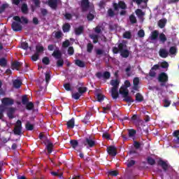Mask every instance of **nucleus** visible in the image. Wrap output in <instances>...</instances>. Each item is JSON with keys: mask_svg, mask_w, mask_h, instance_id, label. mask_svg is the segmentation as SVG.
I'll use <instances>...</instances> for the list:
<instances>
[{"mask_svg": "<svg viewBox=\"0 0 179 179\" xmlns=\"http://www.w3.org/2000/svg\"><path fill=\"white\" fill-rule=\"evenodd\" d=\"M68 129H73V128H75V118H71L70 120H69L66 123Z\"/></svg>", "mask_w": 179, "mask_h": 179, "instance_id": "aec40b11", "label": "nucleus"}, {"mask_svg": "<svg viewBox=\"0 0 179 179\" xmlns=\"http://www.w3.org/2000/svg\"><path fill=\"white\" fill-rule=\"evenodd\" d=\"M96 99H97V101H99V103H101V101H103V100L106 99V96L99 93V94H96Z\"/></svg>", "mask_w": 179, "mask_h": 179, "instance_id": "a19ab883", "label": "nucleus"}, {"mask_svg": "<svg viewBox=\"0 0 179 179\" xmlns=\"http://www.w3.org/2000/svg\"><path fill=\"white\" fill-rule=\"evenodd\" d=\"M113 7L114 10L118 11V9H122V10L120 11V16H125L127 15V3H125V1H120L118 3H113Z\"/></svg>", "mask_w": 179, "mask_h": 179, "instance_id": "f03ea898", "label": "nucleus"}, {"mask_svg": "<svg viewBox=\"0 0 179 179\" xmlns=\"http://www.w3.org/2000/svg\"><path fill=\"white\" fill-rule=\"evenodd\" d=\"M133 90H136V92H139V78L136 77L133 80Z\"/></svg>", "mask_w": 179, "mask_h": 179, "instance_id": "ddd939ff", "label": "nucleus"}, {"mask_svg": "<svg viewBox=\"0 0 179 179\" xmlns=\"http://www.w3.org/2000/svg\"><path fill=\"white\" fill-rule=\"evenodd\" d=\"M70 145L73 148V149H76V148H78V146L79 145V142H78V140H71Z\"/></svg>", "mask_w": 179, "mask_h": 179, "instance_id": "7c9ffc66", "label": "nucleus"}, {"mask_svg": "<svg viewBox=\"0 0 179 179\" xmlns=\"http://www.w3.org/2000/svg\"><path fill=\"white\" fill-rule=\"evenodd\" d=\"M80 96L82 95L79 92L72 94V98L75 99V100H79V99H80Z\"/></svg>", "mask_w": 179, "mask_h": 179, "instance_id": "bf43d9fd", "label": "nucleus"}, {"mask_svg": "<svg viewBox=\"0 0 179 179\" xmlns=\"http://www.w3.org/2000/svg\"><path fill=\"white\" fill-rule=\"evenodd\" d=\"M118 174L119 173L117 171H110L108 172V176H112L113 177H117Z\"/></svg>", "mask_w": 179, "mask_h": 179, "instance_id": "774afa93", "label": "nucleus"}, {"mask_svg": "<svg viewBox=\"0 0 179 179\" xmlns=\"http://www.w3.org/2000/svg\"><path fill=\"white\" fill-rule=\"evenodd\" d=\"M25 106L26 109L29 110H31L33 108H34V103H33V102H28L27 104H25Z\"/></svg>", "mask_w": 179, "mask_h": 179, "instance_id": "37998d69", "label": "nucleus"}, {"mask_svg": "<svg viewBox=\"0 0 179 179\" xmlns=\"http://www.w3.org/2000/svg\"><path fill=\"white\" fill-rule=\"evenodd\" d=\"M173 136H175L176 139L175 140V143H179V130H176L173 133Z\"/></svg>", "mask_w": 179, "mask_h": 179, "instance_id": "58836bf2", "label": "nucleus"}, {"mask_svg": "<svg viewBox=\"0 0 179 179\" xmlns=\"http://www.w3.org/2000/svg\"><path fill=\"white\" fill-rule=\"evenodd\" d=\"M85 31V27L83 26H79L78 27H76L74 29V33L76 36H80L83 34V31Z\"/></svg>", "mask_w": 179, "mask_h": 179, "instance_id": "2eb2a0df", "label": "nucleus"}, {"mask_svg": "<svg viewBox=\"0 0 179 179\" xmlns=\"http://www.w3.org/2000/svg\"><path fill=\"white\" fill-rule=\"evenodd\" d=\"M22 121L20 120H17L15 127L13 129V132L15 135L20 136L22 135Z\"/></svg>", "mask_w": 179, "mask_h": 179, "instance_id": "39448f33", "label": "nucleus"}, {"mask_svg": "<svg viewBox=\"0 0 179 179\" xmlns=\"http://www.w3.org/2000/svg\"><path fill=\"white\" fill-rule=\"evenodd\" d=\"M159 40L160 41H162V43H166V41H167V37H166V35L164 34H160Z\"/></svg>", "mask_w": 179, "mask_h": 179, "instance_id": "3c124183", "label": "nucleus"}, {"mask_svg": "<svg viewBox=\"0 0 179 179\" xmlns=\"http://www.w3.org/2000/svg\"><path fill=\"white\" fill-rule=\"evenodd\" d=\"M76 65H77V66H79V68H85V66H86L85 62L80 59L76 60Z\"/></svg>", "mask_w": 179, "mask_h": 179, "instance_id": "c85d7f7f", "label": "nucleus"}, {"mask_svg": "<svg viewBox=\"0 0 179 179\" xmlns=\"http://www.w3.org/2000/svg\"><path fill=\"white\" fill-rule=\"evenodd\" d=\"M84 146H86L87 149H90L96 146V141L92 136L86 137L83 141Z\"/></svg>", "mask_w": 179, "mask_h": 179, "instance_id": "20e7f679", "label": "nucleus"}, {"mask_svg": "<svg viewBox=\"0 0 179 179\" xmlns=\"http://www.w3.org/2000/svg\"><path fill=\"white\" fill-rule=\"evenodd\" d=\"M1 103L3 106H13L15 104V100L12 98L5 97L1 99Z\"/></svg>", "mask_w": 179, "mask_h": 179, "instance_id": "423d86ee", "label": "nucleus"}, {"mask_svg": "<svg viewBox=\"0 0 179 179\" xmlns=\"http://www.w3.org/2000/svg\"><path fill=\"white\" fill-rule=\"evenodd\" d=\"M57 66H58V67L64 66V59L62 58L57 59Z\"/></svg>", "mask_w": 179, "mask_h": 179, "instance_id": "13d9d810", "label": "nucleus"}, {"mask_svg": "<svg viewBox=\"0 0 179 179\" xmlns=\"http://www.w3.org/2000/svg\"><path fill=\"white\" fill-rule=\"evenodd\" d=\"M112 51L114 54H120L122 58H128L131 55V51L128 50L127 41H122L121 43H117V47H113Z\"/></svg>", "mask_w": 179, "mask_h": 179, "instance_id": "f257e3e1", "label": "nucleus"}, {"mask_svg": "<svg viewBox=\"0 0 179 179\" xmlns=\"http://www.w3.org/2000/svg\"><path fill=\"white\" fill-rule=\"evenodd\" d=\"M52 57L56 59H61L62 58V53L61 52L60 50H56L52 54Z\"/></svg>", "mask_w": 179, "mask_h": 179, "instance_id": "dca6fc26", "label": "nucleus"}, {"mask_svg": "<svg viewBox=\"0 0 179 179\" xmlns=\"http://www.w3.org/2000/svg\"><path fill=\"white\" fill-rule=\"evenodd\" d=\"M62 36H63V34H62V31H57L55 34V37L57 40H59V38H61V37H62Z\"/></svg>", "mask_w": 179, "mask_h": 179, "instance_id": "603ef678", "label": "nucleus"}, {"mask_svg": "<svg viewBox=\"0 0 179 179\" xmlns=\"http://www.w3.org/2000/svg\"><path fill=\"white\" fill-rule=\"evenodd\" d=\"M64 87L65 89V90H66V92H71L72 91V87H71V83H67L64 84Z\"/></svg>", "mask_w": 179, "mask_h": 179, "instance_id": "de8ad7c7", "label": "nucleus"}, {"mask_svg": "<svg viewBox=\"0 0 179 179\" xmlns=\"http://www.w3.org/2000/svg\"><path fill=\"white\" fill-rule=\"evenodd\" d=\"M111 96L113 100H117V99H118V97L120 96V94L118 93V89H116L115 87H112Z\"/></svg>", "mask_w": 179, "mask_h": 179, "instance_id": "f8f14e48", "label": "nucleus"}, {"mask_svg": "<svg viewBox=\"0 0 179 179\" xmlns=\"http://www.w3.org/2000/svg\"><path fill=\"white\" fill-rule=\"evenodd\" d=\"M147 162L150 166H155V164H156V160H155L152 157H148L147 158Z\"/></svg>", "mask_w": 179, "mask_h": 179, "instance_id": "e433bc0d", "label": "nucleus"}, {"mask_svg": "<svg viewBox=\"0 0 179 179\" xmlns=\"http://www.w3.org/2000/svg\"><path fill=\"white\" fill-rule=\"evenodd\" d=\"M169 53L171 55H174L177 54V48L176 46H171L169 48Z\"/></svg>", "mask_w": 179, "mask_h": 179, "instance_id": "c03bdc74", "label": "nucleus"}, {"mask_svg": "<svg viewBox=\"0 0 179 179\" xmlns=\"http://www.w3.org/2000/svg\"><path fill=\"white\" fill-rule=\"evenodd\" d=\"M22 65H23V64L20 62H17V61L12 62L11 69H13V71H15V69L16 71H19Z\"/></svg>", "mask_w": 179, "mask_h": 179, "instance_id": "9d476101", "label": "nucleus"}, {"mask_svg": "<svg viewBox=\"0 0 179 179\" xmlns=\"http://www.w3.org/2000/svg\"><path fill=\"white\" fill-rule=\"evenodd\" d=\"M36 54H40L41 52H44V47L43 45H36Z\"/></svg>", "mask_w": 179, "mask_h": 179, "instance_id": "ea45409f", "label": "nucleus"}, {"mask_svg": "<svg viewBox=\"0 0 179 179\" xmlns=\"http://www.w3.org/2000/svg\"><path fill=\"white\" fill-rule=\"evenodd\" d=\"M157 80L161 87H167V82H169V76L164 72H162L158 75Z\"/></svg>", "mask_w": 179, "mask_h": 179, "instance_id": "7ed1b4c3", "label": "nucleus"}, {"mask_svg": "<svg viewBox=\"0 0 179 179\" xmlns=\"http://www.w3.org/2000/svg\"><path fill=\"white\" fill-rule=\"evenodd\" d=\"M163 103H164V107H170V104H171V101L166 98L163 100Z\"/></svg>", "mask_w": 179, "mask_h": 179, "instance_id": "49530a36", "label": "nucleus"}, {"mask_svg": "<svg viewBox=\"0 0 179 179\" xmlns=\"http://www.w3.org/2000/svg\"><path fill=\"white\" fill-rule=\"evenodd\" d=\"M123 37H124V38L129 39V38H131V37H132V34H131V32H129V31H126L123 34Z\"/></svg>", "mask_w": 179, "mask_h": 179, "instance_id": "e2e57ef3", "label": "nucleus"}, {"mask_svg": "<svg viewBox=\"0 0 179 179\" xmlns=\"http://www.w3.org/2000/svg\"><path fill=\"white\" fill-rule=\"evenodd\" d=\"M161 68H162L163 69H167V68H169V63L167 62H162Z\"/></svg>", "mask_w": 179, "mask_h": 179, "instance_id": "338daca9", "label": "nucleus"}, {"mask_svg": "<svg viewBox=\"0 0 179 179\" xmlns=\"http://www.w3.org/2000/svg\"><path fill=\"white\" fill-rule=\"evenodd\" d=\"M129 20H130V23H131V24H135V23H136V22H137L136 17H135L134 15H131L129 16Z\"/></svg>", "mask_w": 179, "mask_h": 179, "instance_id": "8fccbe9b", "label": "nucleus"}, {"mask_svg": "<svg viewBox=\"0 0 179 179\" xmlns=\"http://www.w3.org/2000/svg\"><path fill=\"white\" fill-rule=\"evenodd\" d=\"M136 15L138 16V17H143V16H145V13H143L141 9L138 8L136 10Z\"/></svg>", "mask_w": 179, "mask_h": 179, "instance_id": "79ce46f5", "label": "nucleus"}, {"mask_svg": "<svg viewBox=\"0 0 179 179\" xmlns=\"http://www.w3.org/2000/svg\"><path fill=\"white\" fill-rule=\"evenodd\" d=\"M159 37V31L155 30L151 33V40H157Z\"/></svg>", "mask_w": 179, "mask_h": 179, "instance_id": "cd10ccee", "label": "nucleus"}, {"mask_svg": "<svg viewBox=\"0 0 179 179\" xmlns=\"http://www.w3.org/2000/svg\"><path fill=\"white\" fill-rule=\"evenodd\" d=\"M22 80L19 79H16L13 81V87H15V89H20V87L22 86Z\"/></svg>", "mask_w": 179, "mask_h": 179, "instance_id": "5701e85b", "label": "nucleus"}, {"mask_svg": "<svg viewBox=\"0 0 179 179\" xmlns=\"http://www.w3.org/2000/svg\"><path fill=\"white\" fill-rule=\"evenodd\" d=\"M111 73L109 71H105L103 74V79H110Z\"/></svg>", "mask_w": 179, "mask_h": 179, "instance_id": "4d7b16f0", "label": "nucleus"}, {"mask_svg": "<svg viewBox=\"0 0 179 179\" xmlns=\"http://www.w3.org/2000/svg\"><path fill=\"white\" fill-rule=\"evenodd\" d=\"M80 7L83 12H86L90 8V2L89 0H82Z\"/></svg>", "mask_w": 179, "mask_h": 179, "instance_id": "0eeeda50", "label": "nucleus"}, {"mask_svg": "<svg viewBox=\"0 0 179 179\" xmlns=\"http://www.w3.org/2000/svg\"><path fill=\"white\" fill-rule=\"evenodd\" d=\"M122 97L124 98V101H126L127 103H134V99L129 96V92H127L126 95H123Z\"/></svg>", "mask_w": 179, "mask_h": 179, "instance_id": "4be33fe9", "label": "nucleus"}, {"mask_svg": "<svg viewBox=\"0 0 179 179\" xmlns=\"http://www.w3.org/2000/svg\"><path fill=\"white\" fill-rule=\"evenodd\" d=\"M159 166H161L162 168L163 169L164 171H167V169H169V164H166V162H164L162 159H160L158 162Z\"/></svg>", "mask_w": 179, "mask_h": 179, "instance_id": "a211bd4d", "label": "nucleus"}, {"mask_svg": "<svg viewBox=\"0 0 179 179\" xmlns=\"http://www.w3.org/2000/svg\"><path fill=\"white\" fill-rule=\"evenodd\" d=\"M143 143H141L137 141H134L133 146L135 148L136 150H138V149H141V146H143Z\"/></svg>", "mask_w": 179, "mask_h": 179, "instance_id": "bb28decb", "label": "nucleus"}, {"mask_svg": "<svg viewBox=\"0 0 179 179\" xmlns=\"http://www.w3.org/2000/svg\"><path fill=\"white\" fill-rule=\"evenodd\" d=\"M11 28L13 31H22V29H23V27H22L20 22H13L11 24Z\"/></svg>", "mask_w": 179, "mask_h": 179, "instance_id": "6e6552de", "label": "nucleus"}, {"mask_svg": "<svg viewBox=\"0 0 179 179\" xmlns=\"http://www.w3.org/2000/svg\"><path fill=\"white\" fill-rule=\"evenodd\" d=\"M136 101L138 103H142V101H143V95L141 93H137L136 94Z\"/></svg>", "mask_w": 179, "mask_h": 179, "instance_id": "c756f323", "label": "nucleus"}, {"mask_svg": "<svg viewBox=\"0 0 179 179\" xmlns=\"http://www.w3.org/2000/svg\"><path fill=\"white\" fill-rule=\"evenodd\" d=\"M48 5L53 10H57L58 8V0H48Z\"/></svg>", "mask_w": 179, "mask_h": 179, "instance_id": "1a4fd4ad", "label": "nucleus"}, {"mask_svg": "<svg viewBox=\"0 0 179 179\" xmlns=\"http://www.w3.org/2000/svg\"><path fill=\"white\" fill-rule=\"evenodd\" d=\"M21 10L24 15H27V13H29V7H27V3H24L22 4Z\"/></svg>", "mask_w": 179, "mask_h": 179, "instance_id": "b1692460", "label": "nucleus"}, {"mask_svg": "<svg viewBox=\"0 0 179 179\" xmlns=\"http://www.w3.org/2000/svg\"><path fill=\"white\" fill-rule=\"evenodd\" d=\"M25 128L27 131H33L34 129V125L31 124L30 122H27Z\"/></svg>", "mask_w": 179, "mask_h": 179, "instance_id": "72a5a7b5", "label": "nucleus"}, {"mask_svg": "<svg viewBox=\"0 0 179 179\" xmlns=\"http://www.w3.org/2000/svg\"><path fill=\"white\" fill-rule=\"evenodd\" d=\"M110 85L113 86L115 89H118V86L120 85V82L118 80H111Z\"/></svg>", "mask_w": 179, "mask_h": 179, "instance_id": "f704fd0d", "label": "nucleus"}, {"mask_svg": "<svg viewBox=\"0 0 179 179\" xmlns=\"http://www.w3.org/2000/svg\"><path fill=\"white\" fill-rule=\"evenodd\" d=\"M62 30L64 33H69L71 30V24L69 23H65L62 27Z\"/></svg>", "mask_w": 179, "mask_h": 179, "instance_id": "a878e982", "label": "nucleus"}, {"mask_svg": "<svg viewBox=\"0 0 179 179\" xmlns=\"http://www.w3.org/2000/svg\"><path fill=\"white\" fill-rule=\"evenodd\" d=\"M87 52H92V51H93V44H92L91 43L87 44Z\"/></svg>", "mask_w": 179, "mask_h": 179, "instance_id": "0e129e2a", "label": "nucleus"}, {"mask_svg": "<svg viewBox=\"0 0 179 179\" xmlns=\"http://www.w3.org/2000/svg\"><path fill=\"white\" fill-rule=\"evenodd\" d=\"M78 92L82 96L83 94H85V93H86V92H87V87H79L78 89Z\"/></svg>", "mask_w": 179, "mask_h": 179, "instance_id": "2f4dec72", "label": "nucleus"}, {"mask_svg": "<svg viewBox=\"0 0 179 179\" xmlns=\"http://www.w3.org/2000/svg\"><path fill=\"white\" fill-rule=\"evenodd\" d=\"M38 58H40V54L36 53L31 56L32 61H38Z\"/></svg>", "mask_w": 179, "mask_h": 179, "instance_id": "052dcab7", "label": "nucleus"}, {"mask_svg": "<svg viewBox=\"0 0 179 179\" xmlns=\"http://www.w3.org/2000/svg\"><path fill=\"white\" fill-rule=\"evenodd\" d=\"M167 24V19L162 18L159 20L158 22V26L160 29H164L166 27V24Z\"/></svg>", "mask_w": 179, "mask_h": 179, "instance_id": "6ab92c4d", "label": "nucleus"}, {"mask_svg": "<svg viewBox=\"0 0 179 179\" xmlns=\"http://www.w3.org/2000/svg\"><path fill=\"white\" fill-rule=\"evenodd\" d=\"M90 37L93 40L94 44H97V43H99V35L92 34L90 35Z\"/></svg>", "mask_w": 179, "mask_h": 179, "instance_id": "4c0bfd02", "label": "nucleus"}, {"mask_svg": "<svg viewBox=\"0 0 179 179\" xmlns=\"http://www.w3.org/2000/svg\"><path fill=\"white\" fill-rule=\"evenodd\" d=\"M15 111H16V108H9L7 110V115L8 118L10 120L13 119V114H15Z\"/></svg>", "mask_w": 179, "mask_h": 179, "instance_id": "f3484780", "label": "nucleus"}, {"mask_svg": "<svg viewBox=\"0 0 179 179\" xmlns=\"http://www.w3.org/2000/svg\"><path fill=\"white\" fill-rule=\"evenodd\" d=\"M138 36L140 38H142L143 37H145V31L143 29H140L138 31Z\"/></svg>", "mask_w": 179, "mask_h": 179, "instance_id": "680f3d73", "label": "nucleus"}, {"mask_svg": "<svg viewBox=\"0 0 179 179\" xmlns=\"http://www.w3.org/2000/svg\"><path fill=\"white\" fill-rule=\"evenodd\" d=\"M159 55L161 58H167L169 57V51L165 48H161L159 50Z\"/></svg>", "mask_w": 179, "mask_h": 179, "instance_id": "4468645a", "label": "nucleus"}, {"mask_svg": "<svg viewBox=\"0 0 179 179\" xmlns=\"http://www.w3.org/2000/svg\"><path fill=\"white\" fill-rule=\"evenodd\" d=\"M107 152L109 156H113V157L117 156V148H115L114 146L108 147Z\"/></svg>", "mask_w": 179, "mask_h": 179, "instance_id": "9b49d317", "label": "nucleus"}, {"mask_svg": "<svg viewBox=\"0 0 179 179\" xmlns=\"http://www.w3.org/2000/svg\"><path fill=\"white\" fill-rule=\"evenodd\" d=\"M135 135H136V130L134 129H129V136L130 138H132V136H135Z\"/></svg>", "mask_w": 179, "mask_h": 179, "instance_id": "5fc2aeb1", "label": "nucleus"}, {"mask_svg": "<svg viewBox=\"0 0 179 179\" xmlns=\"http://www.w3.org/2000/svg\"><path fill=\"white\" fill-rule=\"evenodd\" d=\"M46 149L48 150V154L51 155V153H52V149H54V144L52 143H48L46 145Z\"/></svg>", "mask_w": 179, "mask_h": 179, "instance_id": "393cba45", "label": "nucleus"}, {"mask_svg": "<svg viewBox=\"0 0 179 179\" xmlns=\"http://www.w3.org/2000/svg\"><path fill=\"white\" fill-rule=\"evenodd\" d=\"M132 68L131 67V65H129L124 70V72L127 75V76L129 77L132 76V71H131Z\"/></svg>", "mask_w": 179, "mask_h": 179, "instance_id": "473e14b6", "label": "nucleus"}, {"mask_svg": "<svg viewBox=\"0 0 179 179\" xmlns=\"http://www.w3.org/2000/svg\"><path fill=\"white\" fill-rule=\"evenodd\" d=\"M8 65V60L5 59V57H2L0 59V66H2L3 68H5Z\"/></svg>", "mask_w": 179, "mask_h": 179, "instance_id": "c9c22d12", "label": "nucleus"}, {"mask_svg": "<svg viewBox=\"0 0 179 179\" xmlns=\"http://www.w3.org/2000/svg\"><path fill=\"white\" fill-rule=\"evenodd\" d=\"M42 62L44 65H50V58L48 57H45L42 59Z\"/></svg>", "mask_w": 179, "mask_h": 179, "instance_id": "6e6d98bb", "label": "nucleus"}, {"mask_svg": "<svg viewBox=\"0 0 179 179\" xmlns=\"http://www.w3.org/2000/svg\"><path fill=\"white\" fill-rule=\"evenodd\" d=\"M132 2H135L137 5H141V3H148L149 0H131Z\"/></svg>", "mask_w": 179, "mask_h": 179, "instance_id": "09e8293b", "label": "nucleus"}, {"mask_svg": "<svg viewBox=\"0 0 179 179\" xmlns=\"http://www.w3.org/2000/svg\"><path fill=\"white\" fill-rule=\"evenodd\" d=\"M9 7V4L8 3H3L0 6V13H3V12H5V9H6V8Z\"/></svg>", "mask_w": 179, "mask_h": 179, "instance_id": "a18cd8bd", "label": "nucleus"}, {"mask_svg": "<svg viewBox=\"0 0 179 179\" xmlns=\"http://www.w3.org/2000/svg\"><path fill=\"white\" fill-rule=\"evenodd\" d=\"M119 93L120 94H122V96H127V94L129 93V91L127 87H124V85H122L119 90Z\"/></svg>", "mask_w": 179, "mask_h": 179, "instance_id": "412c9836", "label": "nucleus"}, {"mask_svg": "<svg viewBox=\"0 0 179 179\" xmlns=\"http://www.w3.org/2000/svg\"><path fill=\"white\" fill-rule=\"evenodd\" d=\"M34 2L36 8H40V5L41 4V1L40 0H31Z\"/></svg>", "mask_w": 179, "mask_h": 179, "instance_id": "69168bd1", "label": "nucleus"}, {"mask_svg": "<svg viewBox=\"0 0 179 179\" xmlns=\"http://www.w3.org/2000/svg\"><path fill=\"white\" fill-rule=\"evenodd\" d=\"M22 103L24 106H26V104L29 103V99L27 98V96L26 95L22 96Z\"/></svg>", "mask_w": 179, "mask_h": 179, "instance_id": "864d4df0", "label": "nucleus"}]
</instances>
